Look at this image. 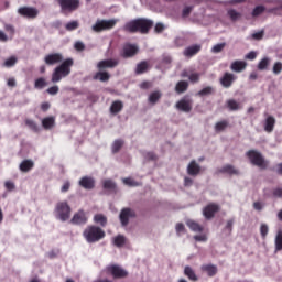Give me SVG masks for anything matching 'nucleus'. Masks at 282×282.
<instances>
[{"label":"nucleus","mask_w":282,"mask_h":282,"mask_svg":"<svg viewBox=\"0 0 282 282\" xmlns=\"http://www.w3.org/2000/svg\"><path fill=\"white\" fill-rule=\"evenodd\" d=\"M199 52H202V45L195 44V45L186 47L184 50L183 54L187 58H192V56H195L196 54H199Z\"/></svg>","instance_id":"aec40b11"},{"label":"nucleus","mask_w":282,"mask_h":282,"mask_svg":"<svg viewBox=\"0 0 282 282\" xmlns=\"http://www.w3.org/2000/svg\"><path fill=\"white\" fill-rule=\"evenodd\" d=\"M193 6H189V7H185L182 11V17L183 19H186L187 17L191 15V12H193Z\"/></svg>","instance_id":"6e6d98bb"},{"label":"nucleus","mask_w":282,"mask_h":282,"mask_svg":"<svg viewBox=\"0 0 282 282\" xmlns=\"http://www.w3.org/2000/svg\"><path fill=\"white\" fill-rule=\"evenodd\" d=\"M162 98V93L160 90H155L149 95L150 105H156V102Z\"/></svg>","instance_id":"f704fd0d"},{"label":"nucleus","mask_w":282,"mask_h":282,"mask_svg":"<svg viewBox=\"0 0 282 282\" xmlns=\"http://www.w3.org/2000/svg\"><path fill=\"white\" fill-rule=\"evenodd\" d=\"M93 78L94 80H100L101 83H107L109 82V78H111V75H109V73L107 72H97Z\"/></svg>","instance_id":"2f4dec72"},{"label":"nucleus","mask_w":282,"mask_h":282,"mask_svg":"<svg viewBox=\"0 0 282 282\" xmlns=\"http://www.w3.org/2000/svg\"><path fill=\"white\" fill-rule=\"evenodd\" d=\"M228 127H230V122H228V120H221L216 122L214 129L216 133H221L223 131H226Z\"/></svg>","instance_id":"cd10ccee"},{"label":"nucleus","mask_w":282,"mask_h":282,"mask_svg":"<svg viewBox=\"0 0 282 282\" xmlns=\"http://www.w3.org/2000/svg\"><path fill=\"white\" fill-rule=\"evenodd\" d=\"M202 173V166L197 164L195 160L191 161L187 165V175H191L192 177H197V175Z\"/></svg>","instance_id":"6ab92c4d"},{"label":"nucleus","mask_w":282,"mask_h":282,"mask_svg":"<svg viewBox=\"0 0 282 282\" xmlns=\"http://www.w3.org/2000/svg\"><path fill=\"white\" fill-rule=\"evenodd\" d=\"M54 124H56V119L54 117H46V118L42 119V127L46 131L52 129L54 127Z\"/></svg>","instance_id":"c756f323"},{"label":"nucleus","mask_w":282,"mask_h":282,"mask_svg":"<svg viewBox=\"0 0 282 282\" xmlns=\"http://www.w3.org/2000/svg\"><path fill=\"white\" fill-rule=\"evenodd\" d=\"M246 156L253 166H258V169L262 170L268 169V161H265V158H263L261 152L257 150H249L246 152Z\"/></svg>","instance_id":"39448f33"},{"label":"nucleus","mask_w":282,"mask_h":282,"mask_svg":"<svg viewBox=\"0 0 282 282\" xmlns=\"http://www.w3.org/2000/svg\"><path fill=\"white\" fill-rule=\"evenodd\" d=\"M251 37H252L254 41H261V39H263V31L253 33V34L251 35Z\"/></svg>","instance_id":"338daca9"},{"label":"nucleus","mask_w":282,"mask_h":282,"mask_svg":"<svg viewBox=\"0 0 282 282\" xmlns=\"http://www.w3.org/2000/svg\"><path fill=\"white\" fill-rule=\"evenodd\" d=\"M282 72V63L281 62H276L273 65V74H275V76H279V74H281Z\"/></svg>","instance_id":"5fc2aeb1"},{"label":"nucleus","mask_w":282,"mask_h":282,"mask_svg":"<svg viewBox=\"0 0 282 282\" xmlns=\"http://www.w3.org/2000/svg\"><path fill=\"white\" fill-rule=\"evenodd\" d=\"M151 28H153V21L144 18L134 19L127 22L123 25V31L129 32L130 34H149Z\"/></svg>","instance_id":"f257e3e1"},{"label":"nucleus","mask_w":282,"mask_h":282,"mask_svg":"<svg viewBox=\"0 0 282 282\" xmlns=\"http://www.w3.org/2000/svg\"><path fill=\"white\" fill-rule=\"evenodd\" d=\"M79 186L85 191H94L96 188V181L91 176H84L79 180Z\"/></svg>","instance_id":"f3484780"},{"label":"nucleus","mask_w":282,"mask_h":282,"mask_svg":"<svg viewBox=\"0 0 282 282\" xmlns=\"http://www.w3.org/2000/svg\"><path fill=\"white\" fill-rule=\"evenodd\" d=\"M176 109L184 111V113H191L193 111V99L182 98L176 102Z\"/></svg>","instance_id":"4468645a"},{"label":"nucleus","mask_w":282,"mask_h":282,"mask_svg":"<svg viewBox=\"0 0 282 282\" xmlns=\"http://www.w3.org/2000/svg\"><path fill=\"white\" fill-rule=\"evenodd\" d=\"M154 32L156 34H162V32H164V24L162 23H156L155 26H154Z\"/></svg>","instance_id":"052dcab7"},{"label":"nucleus","mask_w":282,"mask_h":282,"mask_svg":"<svg viewBox=\"0 0 282 282\" xmlns=\"http://www.w3.org/2000/svg\"><path fill=\"white\" fill-rule=\"evenodd\" d=\"M221 210V207H219L218 204L210 203L207 206L204 207L203 209V215L205 219H213L217 213Z\"/></svg>","instance_id":"9b49d317"},{"label":"nucleus","mask_w":282,"mask_h":282,"mask_svg":"<svg viewBox=\"0 0 282 282\" xmlns=\"http://www.w3.org/2000/svg\"><path fill=\"white\" fill-rule=\"evenodd\" d=\"M34 169V161L32 160H24L20 163V171L22 173H28Z\"/></svg>","instance_id":"a878e982"},{"label":"nucleus","mask_w":282,"mask_h":282,"mask_svg":"<svg viewBox=\"0 0 282 282\" xmlns=\"http://www.w3.org/2000/svg\"><path fill=\"white\" fill-rule=\"evenodd\" d=\"M108 272L112 274L113 279H127V276H129V272H127V270L116 264L109 267Z\"/></svg>","instance_id":"ddd939ff"},{"label":"nucleus","mask_w":282,"mask_h":282,"mask_svg":"<svg viewBox=\"0 0 282 282\" xmlns=\"http://www.w3.org/2000/svg\"><path fill=\"white\" fill-rule=\"evenodd\" d=\"M138 215L135 214V210H133L130 207H124L121 209L119 214V220L121 226H129V219H135Z\"/></svg>","instance_id":"1a4fd4ad"},{"label":"nucleus","mask_w":282,"mask_h":282,"mask_svg":"<svg viewBox=\"0 0 282 282\" xmlns=\"http://www.w3.org/2000/svg\"><path fill=\"white\" fill-rule=\"evenodd\" d=\"M199 73H193L188 76V80L192 83H199Z\"/></svg>","instance_id":"13d9d810"},{"label":"nucleus","mask_w":282,"mask_h":282,"mask_svg":"<svg viewBox=\"0 0 282 282\" xmlns=\"http://www.w3.org/2000/svg\"><path fill=\"white\" fill-rule=\"evenodd\" d=\"M116 23H118V20L111 19V20H97L96 23L91 26L93 32H105L107 30H113L116 28Z\"/></svg>","instance_id":"0eeeda50"},{"label":"nucleus","mask_w":282,"mask_h":282,"mask_svg":"<svg viewBox=\"0 0 282 282\" xmlns=\"http://www.w3.org/2000/svg\"><path fill=\"white\" fill-rule=\"evenodd\" d=\"M269 66H270V58L264 57V58H262V59L259 62V64H258V69H259L260 72H263V70L268 69Z\"/></svg>","instance_id":"37998d69"},{"label":"nucleus","mask_w":282,"mask_h":282,"mask_svg":"<svg viewBox=\"0 0 282 282\" xmlns=\"http://www.w3.org/2000/svg\"><path fill=\"white\" fill-rule=\"evenodd\" d=\"M104 188L106 191H110L111 193H116L118 191V186L116 183L111 180L104 181Z\"/></svg>","instance_id":"e433bc0d"},{"label":"nucleus","mask_w":282,"mask_h":282,"mask_svg":"<svg viewBox=\"0 0 282 282\" xmlns=\"http://www.w3.org/2000/svg\"><path fill=\"white\" fill-rule=\"evenodd\" d=\"M63 54L61 53H53V54H47L44 57V63L45 65H58V63H63Z\"/></svg>","instance_id":"dca6fc26"},{"label":"nucleus","mask_w":282,"mask_h":282,"mask_svg":"<svg viewBox=\"0 0 282 282\" xmlns=\"http://www.w3.org/2000/svg\"><path fill=\"white\" fill-rule=\"evenodd\" d=\"M235 225V219H229L227 220V224L224 228L225 235H227V237H230V235H232V226Z\"/></svg>","instance_id":"79ce46f5"},{"label":"nucleus","mask_w":282,"mask_h":282,"mask_svg":"<svg viewBox=\"0 0 282 282\" xmlns=\"http://www.w3.org/2000/svg\"><path fill=\"white\" fill-rule=\"evenodd\" d=\"M18 61L19 59L17 58V56H11L4 61L3 67H8V68L14 67L17 65Z\"/></svg>","instance_id":"de8ad7c7"},{"label":"nucleus","mask_w":282,"mask_h":282,"mask_svg":"<svg viewBox=\"0 0 282 282\" xmlns=\"http://www.w3.org/2000/svg\"><path fill=\"white\" fill-rule=\"evenodd\" d=\"M245 58H246L247 61H254V58H257V52H254V51L249 52V53L245 56Z\"/></svg>","instance_id":"69168bd1"},{"label":"nucleus","mask_w":282,"mask_h":282,"mask_svg":"<svg viewBox=\"0 0 282 282\" xmlns=\"http://www.w3.org/2000/svg\"><path fill=\"white\" fill-rule=\"evenodd\" d=\"M72 67H74V59L66 58L61 65L55 67L52 74V83H61L63 78H67L72 74Z\"/></svg>","instance_id":"f03ea898"},{"label":"nucleus","mask_w":282,"mask_h":282,"mask_svg":"<svg viewBox=\"0 0 282 282\" xmlns=\"http://www.w3.org/2000/svg\"><path fill=\"white\" fill-rule=\"evenodd\" d=\"M235 80H237V76H235V74L225 73L223 75V77L219 79V83H220L221 87H224L225 89H230V87H232V83H235Z\"/></svg>","instance_id":"2eb2a0df"},{"label":"nucleus","mask_w":282,"mask_h":282,"mask_svg":"<svg viewBox=\"0 0 282 282\" xmlns=\"http://www.w3.org/2000/svg\"><path fill=\"white\" fill-rule=\"evenodd\" d=\"M122 182L126 184V186H140V184L133 181L131 177L123 178Z\"/></svg>","instance_id":"603ef678"},{"label":"nucleus","mask_w":282,"mask_h":282,"mask_svg":"<svg viewBox=\"0 0 282 282\" xmlns=\"http://www.w3.org/2000/svg\"><path fill=\"white\" fill-rule=\"evenodd\" d=\"M24 124L31 130L33 131V133H39V131H41V129H39V124H36V121L32 120V119H25L24 120Z\"/></svg>","instance_id":"c9c22d12"},{"label":"nucleus","mask_w":282,"mask_h":282,"mask_svg":"<svg viewBox=\"0 0 282 282\" xmlns=\"http://www.w3.org/2000/svg\"><path fill=\"white\" fill-rule=\"evenodd\" d=\"M184 274L187 276V279L189 281H194V282H197L199 281V278L197 276V274L195 273V270H193V268L186 265L184 268Z\"/></svg>","instance_id":"bb28decb"},{"label":"nucleus","mask_w":282,"mask_h":282,"mask_svg":"<svg viewBox=\"0 0 282 282\" xmlns=\"http://www.w3.org/2000/svg\"><path fill=\"white\" fill-rule=\"evenodd\" d=\"M227 14H228L230 21H234V22L241 20V17H242V14L235 9L228 10Z\"/></svg>","instance_id":"ea45409f"},{"label":"nucleus","mask_w":282,"mask_h":282,"mask_svg":"<svg viewBox=\"0 0 282 282\" xmlns=\"http://www.w3.org/2000/svg\"><path fill=\"white\" fill-rule=\"evenodd\" d=\"M273 197L282 199V187H276L272 192Z\"/></svg>","instance_id":"680f3d73"},{"label":"nucleus","mask_w":282,"mask_h":282,"mask_svg":"<svg viewBox=\"0 0 282 282\" xmlns=\"http://www.w3.org/2000/svg\"><path fill=\"white\" fill-rule=\"evenodd\" d=\"M35 89H43L44 87H47V80H45L44 77H40L34 83Z\"/></svg>","instance_id":"49530a36"},{"label":"nucleus","mask_w":282,"mask_h":282,"mask_svg":"<svg viewBox=\"0 0 282 282\" xmlns=\"http://www.w3.org/2000/svg\"><path fill=\"white\" fill-rule=\"evenodd\" d=\"M62 14H72L80 8V0H55Z\"/></svg>","instance_id":"423d86ee"},{"label":"nucleus","mask_w":282,"mask_h":282,"mask_svg":"<svg viewBox=\"0 0 282 282\" xmlns=\"http://www.w3.org/2000/svg\"><path fill=\"white\" fill-rule=\"evenodd\" d=\"M122 147H124V141L122 139L115 140L111 147L112 153H119Z\"/></svg>","instance_id":"58836bf2"},{"label":"nucleus","mask_w":282,"mask_h":282,"mask_svg":"<svg viewBox=\"0 0 282 282\" xmlns=\"http://www.w3.org/2000/svg\"><path fill=\"white\" fill-rule=\"evenodd\" d=\"M246 67H248V63H246L245 61H235L230 65L231 72H236L237 74L243 72Z\"/></svg>","instance_id":"4be33fe9"},{"label":"nucleus","mask_w":282,"mask_h":282,"mask_svg":"<svg viewBox=\"0 0 282 282\" xmlns=\"http://www.w3.org/2000/svg\"><path fill=\"white\" fill-rule=\"evenodd\" d=\"M214 93H215V89L213 88V86H207V87L200 89L197 93V96H200V98H202L204 96H213Z\"/></svg>","instance_id":"a19ab883"},{"label":"nucleus","mask_w":282,"mask_h":282,"mask_svg":"<svg viewBox=\"0 0 282 282\" xmlns=\"http://www.w3.org/2000/svg\"><path fill=\"white\" fill-rule=\"evenodd\" d=\"M18 14L24 19H36L39 17V9L34 7H21L18 9Z\"/></svg>","instance_id":"9d476101"},{"label":"nucleus","mask_w":282,"mask_h":282,"mask_svg":"<svg viewBox=\"0 0 282 282\" xmlns=\"http://www.w3.org/2000/svg\"><path fill=\"white\" fill-rule=\"evenodd\" d=\"M122 109H124V104L120 100H115L110 106V113H112V116H118Z\"/></svg>","instance_id":"b1692460"},{"label":"nucleus","mask_w":282,"mask_h":282,"mask_svg":"<svg viewBox=\"0 0 282 282\" xmlns=\"http://www.w3.org/2000/svg\"><path fill=\"white\" fill-rule=\"evenodd\" d=\"M54 215L59 221H68L69 217H72V206L67 200L58 202L55 205Z\"/></svg>","instance_id":"20e7f679"},{"label":"nucleus","mask_w":282,"mask_h":282,"mask_svg":"<svg viewBox=\"0 0 282 282\" xmlns=\"http://www.w3.org/2000/svg\"><path fill=\"white\" fill-rule=\"evenodd\" d=\"M186 226L193 230V232H204V227L195 220H187Z\"/></svg>","instance_id":"7c9ffc66"},{"label":"nucleus","mask_w":282,"mask_h":282,"mask_svg":"<svg viewBox=\"0 0 282 282\" xmlns=\"http://www.w3.org/2000/svg\"><path fill=\"white\" fill-rule=\"evenodd\" d=\"M149 69H151V65H149V63L147 61H141L139 64H137L134 72H135L137 76H140L142 74H147V72H149Z\"/></svg>","instance_id":"5701e85b"},{"label":"nucleus","mask_w":282,"mask_h":282,"mask_svg":"<svg viewBox=\"0 0 282 282\" xmlns=\"http://www.w3.org/2000/svg\"><path fill=\"white\" fill-rule=\"evenodd\" d=\"M4 187H6L7 191H9V192H12V191H14V188H17V186L14 185V182H12V181H7V182L4 183Z\"/></svg>","instance_id":"bf43d9fd"},{"label":"nucleus","mask_w":282,"mask_h":282,"mask_svg":"<svg viewBox=\"0 0 282 282\" xmlns=\"http://www.w3.org/2000/svg\"><path fill=\"white\" fill-rule=\"evenodd\" d=\"M188 90V82L180 80L175 86L176 94H184Z\"/></svg>","instance_id":"473e14b6"},{"label":"nucleus","mask_w":282,"mask_h":282,"mask_svg":"<svg viewBox=\"0 0 282 282\" xmlns=\"http://www.w3.org/2000/svg\"><path fill=\"white\" fill-rule=\"evenodd\" d=\"M145 160H149V162H156L158 155H155L153 152H148L145 154Z\"/></svg>","instance_id":"4d7b16f0"},{"label":"nucleus","mask_w":282,"mask_h":282,"mask_svg":"<svg viewBox=\"0 0 282 282\" xmlns=\"http://www.w3.org/2000/svg\"><path fill=\"white\" fill-rule=\"evenodd\" d=\"M224 47H226V43H219L212 47L213 54H219V52L224 51Z\"/></svg>","instance_id":"3c124183"},{"label":"nucleus","mask_w":282,"mask_h":282,"mask_svg":"<svg viewBox=\"0 0 282 282\" xmlns=\"http://www.w3.org/2000/svg\"><path fill=\"white\" fill-rule=\"evenodd\" d=\"M275 124H276V119L272 116H268L264 120V131L267 133H272V131H274Z\"/></svg>","instance_id":"412c9836"},{"label":"nucleus","mask_w":282,"mask_h":282,"mask_svg":"<svg viewBox=\"0 0 282 282\" xmlns=\"http://www.w3.org/2000/svg\"><path fill=\"white\" fill-rule=\"evenodd\" d=\"M94 221L95 224H99L101 228H105V226H107V216L102 214H97L94 216Z\"/></svg>","instance_id":"4c0bfd02"},{"label":"nucleus","mask_w":282,"mask_h":282,"mask_svg":"<svg viewBox=\"0 0 282 282\" xmlns=\"http://www.w3.org/2000/svg\"><path fill=\"white\" fill-rule=\"evenodd\" d=\"M78 21H70L65 25V29L68 32H74V30H78Z\"/></svg>","instance_id":"8fccbe9b"},{"label":"nucleus","mask_w":282,"mask_h":282,"mask_svg":"<svg viewBox=\"0 0 282 282\" xmlns=\"http://www.w3.org/2000/svg\"><path fill=\"white\" fill-rule=\"evenodd\" d=\"M88 217L87 213H85L83 209H79L73 215V218L70 219V224L74 226H83L87 224Z\"/></svg>","instance_id":"f8f14e48"},{"label":"nucleus","mask_w":282,"mask_h":282,"mask_svg":"<svg viewBox=\"0 0 282 282\" xmlns=\"http://www.w3.org/2000/svg\"><path fill=\"white\" fill-rule=\"evenodd\" d=\"M46 91L51 96H56V94H58V86H52V87L47 88Z\"/></svg>","instance_id":"e2e57ef3"},{"label":"nucleus","mask_w":282,"mask_h":282,"mask_svg":"<svg viewBox=\"0 0 282 282\" xmlns=\"http://www.w3.org/2000/svg\"><path fill=\"white\" fill-rule=\"evenodd\" d=\"M140 53V47L137 44L126 43L123 44L120 56L121 58H133Z\"/></svg>","instance_id":"6e6552de"},{"label":"nucleus","mask_w":282,"mask_h":282,"mask_svg":"<svg viewBox=\"0 0 282 282\" xmlns=\"http://www.w3.org/2000/svg\"><path fill=\"white\" fill-rule=\"evenodd\" d=\"M227 105V109H229V111H239V109H241V105L239 102H237V100L235 99H228L226 101Z\"/></svg>","instance_id":"72a5a7b5"},{"label":"nucleus","mask_w":282,"mask_h":282,"mask_svg":"<svg viewBox=\"0 0 282 282\" xmlns=\"http://www.w3.org/2000/svg\"><path fill=\"white\" fill-rule=\"evenodd\" d=\"M282 250V231H279L275 236V252H281Z\"/></svg>","instance_id":"a18cd8bd"},{"label":"nucleus","mask_w":282,"mask_h":282,"mask_svg":"<svg viewBox=\"0 0 282 282\" xmlns=\"http://www.w3.org/2000/svg\"><path fill=\"white\" fill-rule=\"evenodd\" d=\"M265 12L264 6H257L252 11V17H261Z\"/></svg>","instance_id":"09e8293b"},{"label":"nucleus","mask_w":282,"mask_h":282,"mask_svg":"<svg viewBox=\"0 0 282 282\" xmlns=\"http://www.w3.org/2000/svg\"><path fill=\"white\" fill-rule=\"evenodd\" d=\"M203 272H206L208 276H215L217 274V265L214 264H204L200 267Z\"/></svg>","instance_id":"c85d7f7f"},{"label":"nucleus","mask_w":282,"mask_h":282,"mask_svg":"<svg viewBox=\"0 0 282 282\" xmlns=\"http://www.w3.org/2000/svg\"><path fill=\"white\" fill-rule=\"evenodd\" d=\"M113 243H115V246H117V248H122V246H124V243H127V238H124V236H122V235H119V236L115 237Z\"/></svg>","instance_id":"c03bdc74"},{"label":"nucleus","mask_w":282,"mask_h":282,"mask_svg":"<svg viewBox=\"0 0 282 282\" xmlns=\"http://www.w3.org/2000/svg\"><path fill=\"white\" fill-rule=\"evenodd\" d=\"M75 50L77 52H83L85 51V44L83 42H76L75 45H74Z\"/></svg>","instance_id":"0e129e2a"},{"label":"nucleus","mask_w":282,"mask_h":282,"mask_svg":"<svg viewBox=\"0 0 282 282\" xmlns=\"http://www.w3.org/2000/svg\"><path fill=\"white\" fill-rule=\"evenodd\" d=\"M268 232H269L268 225L262 224L260 227V235H261L262 239H265V237H268Z\"/></svg>","instance_id":"864d4df0"},{"label":"nucleus","mask_w":282,"mask_h":282,"mask_svg":"<svg viewBox=\"0 0 282 282\" xmlns=\"http://www.w3.org/2000/svg\"><path fill=\"white\" fill-rule=\"evenodd\" d=\"M118 59H102L97 64L98 69H113L119 65Z\"/></svg>","instance_id":"a211bd4d"},{"label":"nucleus","mask_w":282,"mask_h":282,"mask_svg":"<svg viewBox=\"0 0 282 282\" xmlns=\"http://www.w3.org/2000/svg\"><path fill=\"white\" fill-rule=\"evenodd\" d=\"M185 230H186V228L184 227V224H182V223L176 224L177 235H180V232H184Z\"/></svg>","instance_id":"774afa93"},{"label":"nucleus","mask_w":282,"mask_h":282,"mask_svg":"<svg viewBox=\"0 0 282 282\" xmlns=\"http://www.w3.org/2000/svg\"><path fill=\"white\" fill-rule=\"evenodd\" d=\"M106 236L105 230L95 225L87 226L83 231V237L86 239L87 243H98V241H101Z\"/></svg>","instance_id":"7ed1b4c3"},{"label":"nucleus","mask_w":282,"mask_h":282,"mask_svg":"<svg viewBox=\"0 0 282 282\" xmlns=\"http://www.w3.org/2000/svg\"><path fill=\"white\" fill-rule=\"evenodd\" d=\"M219 173H226L227 175H240L239 170L235 165L227 164L219 170Z\"/></svg>","instance_id":"393cba45"}]
</instances>
